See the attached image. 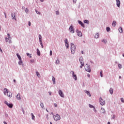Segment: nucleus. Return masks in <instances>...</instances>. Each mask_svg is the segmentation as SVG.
<instances>
[{"label": "nucleus", "mask_w": 124, "mask_h": 124, "mask_svg": "<svg viewBox=\"0 0 124 124\" xmlns=\"http://www.w3.org/2000/svg\"><path fill=\"white\" fill-rule=\"evenodd\" d=\"M108 124H111L110 123V122H108Z\"/></svg>", "instance_id": "61"}, {"label": "nucleus", "mask_w": 124, "mask_h": 124, "mask_svg": "<svg viewBox=\"0 0 124 124\" xmlns=\"http://www.w3.org/2000/svg\"><path fill=\"white\" fill-rule=\"evenodd\" d=\"M31 62H33V60H31Z\"/></svg>", "instance_id": "59"}, {"label": "nucleus", "mask_w": 124, "mask_h": 124, "mask_svg": "<svg viewBox=\"0 0 124 124\" xmlns=\"http://www.w3.org/2000/svg\"><path fill=\"white\" fill-rule=\"evenodd\" d=\"M50 56H52V50L50 51Z\"/></svg>", "instance_id": "49"}, {"label": "nucleus", "mask_w": 124, "mask_h": 124, "mask_svg": "<svg viewBox=\"0 0 124 124\" xmlns=\"http://www.w3.org/2000/svg\"><path fill=\"white\" fill-rule=\"evenodd\" d=\"M65 46L67 48H68V47H69V45L68 44V43L65 44Z\"/></svg>", "instance_id": "34"}, {"label": "nucleus", "mask_w": 124, "mask_h": 124, "mask_svg": "<svg viewBox=\"0 0 124 124\" xmlns=\"http://www.w3.org/2000/svg\"><path fill=\"white\" fill-rule=\"evenodd\" d=\"M84 68L86 70V71H87V72H91V67L88 65V64H86L84 66Z\"/></svg>", "instance_id": "4"}, {"label": "nucleus", "mask_w": 124, "mask_h": 124, "mask_svg": "<svg viewBox=\"0 0 124 124\" xmlns=\"http://www.w3.org/2000/svg\"><path fill=\"white\" fill-rule=\"evenodd\" d=\"M31 119L32 120H34L35 117L33 115V113H31Z\"/></svg>", "instance_id": "26"}, {"label": "nucleus", "mask_w": 124, "mask_h": 124, "mask_svg": "<svg viewBox=\"0 0 124 124\" xmlns=\"http://www.w3.org/2000/svg\"><path fill=\"white\" fill-rule=\"evenodd\" d=\"M0 51L1 53H2V49H0Z\"/></svg>", "instance_id": "57"}, {"label": "nucleus", "mask_w": 124, "mask_h": 124, "mask_svg": "<svg viewBox=\"0 0 124 124\" xmlns=\"http://www.w3.org/2000/svg\"><path fill=\"white\" fill-rule=\"evenodd\" d=\"M36 75H37V76L38 78L40 77V74H39V73H38V72H37V71L36 72Z\"/></svg>", "instance_id": "30"}, {"label": "nucleus", "mask_w": 124, "mask_h": 124, "mask_svg": "<svg viewBox=\"0 0 124 124\" xmlns=\"http://www.w3.org/2000/svg\"><path fill=\"white\" fill-rule=\"evenodd\" d=\"M56 15H59L60 14V13L59 12V11H56Z\"/></svg>", "instance_id": "44"}, {"label": "nucleus", "mask_w": 124, "mask_h": 124, "mask_svg": "<svg viewBox=\"0 0 124 124\" xmlns=\"http://www.w3.org/2000/svg\"><path fill=\"white\" fill-rule=\"evenodd\" d=\"M122 78V77L119 76V79H121Z\"/></svg>", "instance_id": "58"}, {"label": "nucleus", "mask_w": 124, "mask_h": 124, "mask_svg": "<svg viewBox=\"0 0 124 124\" xmlns=\"http://www.w3.org/2000/svg\"><path fill=\"white\" fill-rule=\"evenodd\" d=\"M39 39L40 42H42V36H41V34L39 35Z\"/></svg>", "instance_id": "20"}, {"label": "nucleus", "mask_w": 124, "mask_h": 124, "mask_svg": "<svg viewBox=\"0 0 124 124\" xmlns=\"http://www.w3.org/2000/svg\"><path fill=\"white\" fill-rule=\"evenodd\" d=\"M51 93H52L50 92V93H49V95H51Z\"/></svg>", "instance_id": "60"}, {"label": "nucleus", "mask_w": 124, "mask_h": 124, "mask_svg": "<svg viewBox=\"0 0 124 124\" xmlns=\"http://www.w3.org/2000/svg\"><path fill=\"white\" fill-rule=\"evenodd\" d=\"M35 12H36L37 14H40V13L39 12H38V11L36 10Z\"/></svg>", "instance_id": "45"}, {"label": "nucleus", "mask_w": 124, "mask_h": 124, "mask_svg": "<svg viewBox=\"0 0 124 124\" xmlns=\"http://www.w3.org/2000/svg\"><path fill=\"white\" fill-rule=\"evenodd\" d=\"M53 118L55 121H60L61 120V116L59 114L53 115Z\"/></svg>", "instance_id": "3"}, {"label": "nucleus", "mask_w": 124, "mask_h": 124, "mask_svg": "<svg viewBox=\"0 0 124 124\" xmlns=\"http://www.w3.org/2000/svg\"><path fill=\"white\" fill-rule=\"evenodd\" d=\"M71 73H72V76L73 78L75 79V80L76 81L77 80V76L76 75L74 74V71H71Z\"/></svg>", "instance_id": "7"}, {"label": "nucleus", "mask_w": 124, "mask_h": 124, "mask_svg": "<svg viewBox=\"0 0 124 124\" xmlns=\"http://www.w3.org/2000/svg\"><path fill=\"white\" fill-rule=\"evenodd\" d=\"M14 82H16V80L14 79Z\"/></svg>", "instance_id": "62"}, {"label": "nucleus", "mask_w": 124, "mask_h": 124, "mask_svg": "<svg viewBox=\"0 0 124 124\" xmlns=\"http://www.w3.org/2000/svg\"><path fill=\"white\" fill-rule=\"evenodd\" d=\"M16 56H17L18 59L19 60V61H21V60H22V58H21V56L20 55H19V54L18 53L16 54Z\"/></svg>", "instance_id": "22"}, {"label": "nucleus", "mask_w": 124, "mask_h": 124, "mask_svg": "<svg viewBox=\"0 0 124 124\" xmlns=\"http://www.w3.org/2000/svg\"><path fill=\"white\" fill-rule=\"evenodd\" d=\"M123 56L124 57V54L123 55Z\"/></svg>", "instance_id": "64"}, {"label": "nucleus", "mask_w": 124, "mask_h": 124, "mask_svg": "<svg viewBox=\"0 0 124 124\" xmlns=\"http://www.w3.org/2000/svg\"><path fill=\"white\" fill-rule=\"evenodd\" d=\"M4 14L5 15V17L6 18V14L5 13H4Z\"/></svg>", "instance_id": "53"}, {"label": "nucleus", "mask_w": 124, "mask_h": 124, "mask_svg": "<svg viewBox=\"0 0 124 124\" xmlns=\"http://www.w3.org/2000/svg\"><path fill=\"white\" fill-rule=\"evenodd\" d=\"M27 56H30V54L29 53H27Z\"/></svg>", "instance_id": "56"}, {"label": "nucleus", "mask_w": 124, "mask_h": 124, "mask_svg": "<svg viewBox=\"0 0 124 124\" xmlns=\"http://www.w3.org/2000/svg\"><path fill=\"white\" fill-rule=\"evenodd\" d=\"M77 32L78 33V35L79 37H81L82 36V32L79 31L78 30H77Z\"/></svg>", "instance_id": "11"}, {"label": "nucleus", "mask_w": 124, "mask_h": 124, "mask_svg": "<svg viewBox=\"0 0 124 124\" xmlns=\"http://www.w3.org/2000/svg\"><path fill=\"white\" fill-rule=\"evenodd\" d=\"M52 81H53V84L55 85V84H56V81H55L56 78H55V77H52Z\"/></svg>", "instance_id": "17"}, {"label": "nucleus", "mask_w": 124, "mask_h": 124, "mask_svg": "<svg viewBox=\"0 0 124 124\" xmlns=\"http://www.w3.org/2000/svg\"><path fill=\"white\" fill-rule=\"evenodd\" d=\"M116 4L118 7H120V5L121 4V1L120 0H116Z\"/></svg>", "instance_id": "13"}, {"label": "nucleus", "mask_w": 124, "mask_h": 124, "mask_svg": "<svg viewBox=\"0 0 124 124\" xmlns=\"http://www.w3.org/2000/svg\"><path fill=\"white\" fill-rule=\"evenodd\" d=\"M69 31L71 33H74V29H73V26H71L69 28Z\"/></svg>", "instance_id": "8"}, {"label": "nucleus", "mask_w": 124, "mask_h": 124, "mask_svg": "<svg viewBox=\"0 0 124 124\" xmlns=\"http://www.w3.org/2000/svg\"><path fill=\"white\" fill-rule=\"evenodd\" d=\"M8 38H9L10 39V40H9V41H8V42H9V43H11V38H10V35L9 34V33H8Z\"/></svg>", "instance_id": "19"}, {"label": "nucleus", "mask_w": 124, "mask_h": 124, "mask_svg": "<svg viewBox=\"0 0 124 124\" xmlns=\"http://www.w3.org/2000/svg\"><path fill=\"white\" fill-rule=\"evenodd\" d=\"M71 51L72 54H74L75 53V51H76V47L73 44H71Z\"/></svg>", "instance_id": "1"}, {"label": "nucleus", "mask_w": 124, "mask_h": 124, "mask_svg": "<svg viewBox=\"0 0 124 124\" xmlns=\"http://www.w3.org/2000/svg\"><path fill=\"white\" fill-rule=\"evenodd\" d=\"M29 27H31V21H29V24H28Z\"/></svg>", "instance_id": "47"}, {"label": "nucleus", "mask_w": 124, "mask_h": 124, "mask_svg": "<svg viewBox=\"0 0 124 124\" xmlns=\"http://www.w3.org/2000/svg\"><path fill=\"white\" fill-rule=\"evenodd\" d=\"M8 92V90H7V89L5 88L4 89V94H5V95H6V94H7V93Z\"/></svg>", "instance_id": "14"}, {"label": "nucleus", "mask_w": 124, "mask_h": 124, "mask_svg": "<svg viewBox=\"0 0 124 124\" xmlns=\"http://www.w3.org/2000/svg\"><path fill=\"white\" fill-rule=\"evenodd\" d=\"M25 12L26 13H29V10H28V8L25 9Z\"/></svg>", "instance_id": "41"}, {"label": "nucleus", "mask_w": 124, "mask_h": 124, "mask_svg": "<svg viewBox=\"0 0 124 124\" xmlns=\"http://www.w3.org/2000/svg\"><path fill=\"white\" fill-rule=\"evenodd\" d=\"M40 44L42 46V48H43V44H42V42H40Z\"/></svg>", "instance_id": "40"}, {"label": "nucleus", "mask_w": 124, "mask_h": 124, "mask_svg": "<svg viewBox=\"0 0 124 124\" xmlns=\"http://www.w3.org/2000/svg\"><path fill=\"white\" fill-rule=\"evenodd\" d=\"M119 31L120 32V33H122L123 32V28H122V27H120L119 28Z\"/></svg>", "instance_id": "21"}, {"label": "nucleus", "mask_w": 124, "mask_h": 124, "mask_svg": "<svg viewBox=\"0 0 124 124\" xmlns=\"http://www.w3.org/2000/svg\"><path fill=\"white\" fill-rule=\"evenodd\" d=\"M5 117H8V114H5Z\"/></svg>", "instance_id": "51"}, {"label": "nucleus", "mask_w": 124, "mask_h": 124, "mask_svg": "<svg viewBox=\"0 0 124 124\" xmlns=\"http://www.w3.org/2000/svg\"><path fill=\"white\" fill-rule=\"evenodd\" d=\"M40 1H41L42 2H43L44 1V0H40Z\"/></svg>", "instance_id": "55"}, {"label": "nucleus", "mask_w": 124, "mask_h": 124, "mask_svg": "<svg viewBox=\"0 0 124 124\" xmlns=\"http://www.w3.org/2000/svg\"><path fill=\"white\" fill-rule=\"evenodd\" d=\"M78 24H79V25H80L81 26V27H82L83 28H85V25H84V23H83V22H82V21L78 20Z\"/></svg>", "instance_id": "12"}, {"label": "nucleus", "mask_w": 124, "mask_h": 124, "mask_svg": "<svg viewBox=\"0 0 124 124\" xmlns=\"http://www.w3.org/2000/svg\"><path fill=\"white\" fill-rule=\"evenodd\" d=\"M30 58H31V56H30Z\"/></svg>", "instance_id": "63"}, {"label": "nucleus", "mask_w": 124, "mask_h": 124, "mask_svg": "<svg viewBox=\"0 0 124 124\" xmlns=\"http://www.w3.org/2000/svg\"><path fill=\"white\" fill-rule=\"evenodd\" d=\"M106 30H107V31H110V28H109V27H107V28H106Z\"/></svg>", "instance_id": "36"}, {"label": "nucleus", "mask_w": 124, "mask_h": 124, "mask_svg": "<svg viewBox=\"0 0 124 124\" xmlns=\"http://www.w3.org/2000/svg\"><path fill=\"white\" fill-rule=\"evenodd\" d=\"M59 93L61 97H64V95L63 94L62 91L61 90H59Z\"/></svg>", "instance_id": "9"}, {"label": "nucleus", "mask_w": 124, "mask_h": 124, "mask_svg": "<svg viewBox=\"0 0 124 124\" xmlns=\"http://www.w3.org/2000/svg\"><path fill=\"white\" fill-rule=\"evenodd\" d=\"M16 98L18 100H20L21 99V96H20V93H18L16 95Z\"/></svg>", "instance_id": "16"}, {"label": "nucleus", "mask_w": 124, "mask_h": 124, "mask_svg": "<svg viewBox=\"0 0 124 124\" xmlns=\"http://www.w3.org/2000/svg\"><path fill=\"white\" fill-rule=\"evenodd\" d=\"M12 19L16 21V14L15 13L12 14Z\"/></svg>", "instance_id": "10"}, {"label": "nucleus", "mask_w": 124, "mask_h": 124, "mask_svg": "<svg viewBox=\"0 0 124 124\" xmlns=\"http://www.w3.org/2000/svg\"><path fill=\"white\" fill-rule=\"evenodd\" d=\"M101 110H102V111H103L102 113H105V109L104 108H102Z\"/></svg>", "instance_id": "37"}, {"label": "nucleus", "mask_w": 124, "mask_h": 124, "mask_svg": "<svg viewBox=\"0 0 124 124\" xmlns=\"http://www.w3.org/2000/svg\"><path fill=\"white\" fill-rule=\"evenodd\" d=\"M103 73V72L102 71H101L100 72V76H101V77H103V74H102Z\"/></svg>", "instance_id": "38"}, {"label": "nucleus", "mask_w": 124, "mask_h": 124, "mask_svg": "<svg viewBox=\"0 0 124 124\" xmlns=\"http://www.w3.org/2000/svg\"><path fill=\"white\" fill-rule=\"evenodd\" d=\"M54 106H55V107H57V104L55 103V104H54Z\"/></svg>", "instance_id": "50"}, {"label": "nucleus", "mask_w": 124, "mask_h": 124, "mask_svg": "<svg viewBox=\"0 0 124 124\" xmlns=\"http://www.w3.org/2000/svg\"><path fill=\"white\" fill-rule=\"evenodd\" d=\"M79 62H80L81 65L79 66L80 68H82L85 64H84V59H83V57H80L79 58Z\"/></svg>", "instance_id": "2"}, {"label": "nucleus", "mask_w": 124, "mask_h": 124, "mask_svg": "<svg viewBox=\"0 0 124 124\" xmlns=\"http://www.w3.org/2000/svg\"><path fill=\"white\" fill-rule=\"evenodd\" d=\"M87 76L90 78V77H91V75H90V74H87Z\"/></svg>", "instance_id": "48"}, {"label": "nucleus", "mask_w": 124, "mask_h": 124, "mask_svg": "<svg viewBox=\"0 0 124 124\" xmlns=\"http://www.w3.org/2000/svg\"><path fill=\"white\" fill-rule=\"evenodd\" d=\"M4 103H5V104H6V105H7V106H8V107H9V108H12V107H13V104H9V103H8V102H7V101H5L4 102Z\"/></svg>", "instance_id": "5"}, {"label": "nucleus", "mask_w": 124, "mask_h": 124, "mask_svg": "<svg viewBox=\"0 0 124 124\" xmlns=\"http://www.w3.org/2000/svg\"><path fill=\"white\" fill-rule=\"evenodd\" d=\"M40 105L42 108H44V104L43 103H41Z\"/></svg>", "instance_id": "35"}, {"label": "nucleus", "mask_w": 124, "mask_h": 124, "mask_svg": "<svg viewBox=\"0 0 124 124\" xmlns=\"http://www.w3.org/2000/svg\"><path fill=\"white\" fill-rule=\"evenodd\" d=\"M121 101H122V102H123L124 103V98H121Z\"/></svg>", "instance_id": "46"}, {"label": "nucleus", "mask_w": 124, "mask_h": 124, "mask_svg": "<svg viewBox=\"0 0 124 124\" xmlns=\"http://www.w3.org/2000/svg\"><path fill=\"white\" fill-rule=\"evenodd\" d=\"M86 93H87V94L88 95H89L90 97L92 96V95H91V94L90 93V92L89 91H86L85 92Z\"/></svg>", "instance_id": "27"}, {"label": "nucleus", "mask_w": 124, "mask_h": 124, "mask_svg": "<svg viewBox=\"0 0 124 124\" xmlns=\"http://www.w3.org/2000/svg\"><path fill=\"white\" fill-rule=\"evenodd\" d=\"M37 54L38 56H40V51L38 48L37 49Z\"/></svg>", "instance_id": "24"}, {"label": "nucleus", "mask_w": 124, "mask_h": 124, "mask_svg": "<svg viewBox=\"0 0 124 124\" xmlns=\"http://www.w3.org/2000/svg\"><path fill=\"white\" fill-rule=\"evenodd\" d=\"M64 42H65V44H66V43H67V42H68L67 39H65Z\"/></svg>", "instance_id": "43"}, {"label": "nucleus", "mask_w": 124, "mask_h": 124, "mask_svg": "<svg viewBox=\"0 0 124 124\" xmlns=\"http://www.w3.org/2000/svg\"><path fill=\"white\" fill-rule=\"evenodd\" d=\"M102 42H103V43H105V44H106V43H107V40H106V39H103L102 40Z\"/></svg>", "instance_id": "25"}, {"label": "nucleus", "mask_w": 124, "mask_h": 124, "mask_svg": "<svg viewBox=\"0 0 124 124\" xmlns=\"http://www.w3.org/2000/svg\"><path fill=\"white\" fill-rule=\"evenodd\" d=\"M98 37H99V33H97L95 35V38H98Z\"/></svg>", "instance_id": "23"}, {"label": "nucleus", "mask_w": 124, "mask_h": 124, "mask_svg": "<svg viewBox=\"0 0 124 124\" xmlns=\"http://www.w3.org/2000/svg\"><path fill=\"white\" fill-rule=\"evenodd\" d=\"M84 23L85 24H87V25H89V20H85L84 21Z\"/></svg>", "instance_id": "31"}, {"label": "nucleus", "mask_w": 124, "mask_h": 124, "mask_svg": "<svg viewBox=\"0 0 124 124\" xmlns=\"http://www.w3.org/2000/svg\"><path fill=\"white\" fill-rule=\"evenodd\" d=\"M22 63H23V62H22V60H19L18 62V64H19V65H22Z\"/></svg>", "instance_id": "32"}, {"label": "nucleus", "mask_w": 124, "mask_h": 124, "mask_svg": "<svg viewBox=\"0 0 124 124\" xmlns=\"http://www.w3.org/2000/svg\"><path fill=\"white\" fill-rule=\"evenodd\" d=\"M116 25H117V23L116 22V21H113L112 23L113 27H116Z\"/></svg>", "instance_id": "28"}, {"label": "nucleus", "mask_w": 124, "mask_h": 124, "mask_svg": "<svg viewBox=\"0 0 124 124\" xmlns=\"http://www.w3.org/2000/svg\"><path fill=\"white\" fill-rule=\"evenodd\" d=\"M100 104L102 106L105 105V101L102 99V98H100Z\"/></svg>", "instance_id": "6"}, {"label": "nucleus", "mask_w": 124, "mask_h": 124, "mask_svg": "<svg viewBox=\"0 0 124 124\" xmlns=\"http://www.w3.org/2000/svg\"><path fill=\"white\" fill-rule=\"evenodd\" d=\"M89 107L90 108H94V107H93V105H91V104L89 105Z\"/></svg>", "instance_id": "39"}, {"label": "nucleus", "mask_w": 124, "mask_h": 124, "mask_svg": "<svg viewBox=\"0 0 124 124\" xmlns=\"http://www.w3.org/2000/svg\"><path fill=\"white\" fill-rule=\"evenodd\" d=\"M8 40L9 41V40H10V39H9V38H5V41L6 42H8Z\"/></svg>", "instance_id": "33"}, {"label": "nucleus", "mask_w": 124, "mask_h": 124, "mask_svg": "<svg viewBox=\"0 0 124 124\" xmlns=\"http://www.w3.org/2000/svg\"><path fill=\"white\" fill-rule=\"evenodd\" d=\"M118 67H119V68H122V64H118Z\"/></svg>", "instance_id": "42"}, {"label": "nucleus", "mask_w": 124, "mask_h": 124, "mask_svg": "<svg viewBox=\"0 0 124 124\" xmlns=\"http://www.w3.org/2000/svg\"><path fill=\"white\" fill-rule=\"evenodd\" d=\"M3 123H4V124H7V123L5 121H4Z\"/></svg>", "instance_id": "54"}, {"label": "nucleus", "mask_w": 124, "mask_h": 124, "mask_svg": "<svg viewBox=\"0 0 124 124\" xmlns=\"http://www.w3.org/2000/svg\"><path fill=\"white\" fill-rule=\"evenodd\" d=\"M7 96H9V97H12V93L10 92H7Z\"/></svg>", "instance_id": "15"}, {"label": "nucleus", "mask_w": 124, "mask_h": 124, "mask_svg": "<svg viewBox=\"0 0 124 124\" xmlns=\"http://www.w3.org/2000/svg\"><path fill=\"white\" fill-rule=\"evenodd\" d=\"M113 92H114V91L113 90V88H110L109 89V93H110V94H113Z\"/></svg>", "instance_id": "18"}, {"label": "nucleus", "mask_w": 124, "mask_h": 124, "mask_svg": "<svg viewBox=\"0 0 124 124\" xmlns=\"http://www.w3.org/2000/svg\"><path fill=\"white\" fill-rule=\"evenodd\" d=\"M56 64H60V60L59 59H57L55 62Z\"/></svg>", "instance_id": "29"}, {"label": "nucleus", "mask_w": 124, "mask_h": 124, "mask_svg": "<svg viewBox=\"0 0 124 124\" xmlns=\"http://www.w3.org/2000/svg\"><path fill=\"white\" fill-rule=\"evenodd\" d=\"M77 0H73V2H75V3H76V1Z\"/></svg>", "instance_id": "52"}]
</instances>
